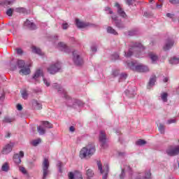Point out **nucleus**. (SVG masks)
<instances>
[{"label": "nucleus", "mask_w": 179, "mask_h": 179, "mask_svg": "<svg viewBox=\"0 0 179 179\" xmlns=\"http://www.w3.org/2000/svg\"><path fill=\"white\" fill-rule=\"evenodd\" d=\"M19 170L21 171V173H22V174H27V171L23 166H19Z\"/></svg>", "instance_id": "42"}, {"label": "nucleus", "mask_w": 179, "mask_h": 179, "mask_svg": "<svg viewBox=\"0 0 179 179\" xmlns=\"http://www.w3.org/2000/svg\"><path fill=\"white\" fill-rule=\"evenodd\" d=\"M16 51L18 55H22L23 54V50L20 48H17Z\"/></svg>", "instance_id": "45"}, {"label": "nucleus", "mask_w": 179, "mask_h": 179, "mask_svg": "<svg viewBox=\"0 0 179 179\" xmlns=\"http://www.w3.org/2000/svg\"><path fill=\"white\" fill-rule=\"evenodd\" d=\"M17 65L19 68L24 67V61L23 60H18L17 62Z\"/></svg>", "instance_id": "34"}, {"label": "nucleus", "mask_w": 179, "mask_h": 179, "mask_svg": "<svg viewBox=\"0 0 179 179\" xmlns=\"http://www.w3.org/2000/svg\"><path fill=\"white\" fill-rule=\"evenodd\" d=\"M32 51L33 52H35V54H38V55H44V53L41 52V49L38 48L36 46H32Z\"/></svg>", "instance_id": "22"}, {"label": "nucleus", "mask_w": 179, "mask_h": 179, "mask_svg": "<svg viewBox=\"0 0 179 179\" xmlns=\"http://www.w3.org/2000/svg\"><path fill=\"white\" fill-rule=\"evenodd\" d=\"M15 12H17L18 13H26L27 10L23 7H19L15 8Z\"/></svg>", "instance_id": "27"}, {"label": "nucleus", "mask_w": 179, "mask_h": 179, "mask_svg": "<svg viewBox=\"0 0 179 179\" xmlns=\"http://www.w3.org/2000/svg\"><path fill=\"white\" fill-rule=\"evenodd\" d=\"M6 15L7 16H12L13 15V8H9L6 11Z\"/></svg>", "instance_id": "43"}, {"label": "nucleus", "mask_w": 179, "mask_h": 179, "mask_svg": "<svg viewBox=\"0 0 179 179\" xmlns=\"http://www.w3.org/2000/svg\"><path fill=\"white\" fill-rule=\"evenodd\" d=\"M5 138H10V133L8 132L7 134L5 136Z\"/></svg>", "instance_id": "60"}, {"label": "nucleus", "mask_w": 179, "mask_h": 179, "mask_svg": "<svg viewBox=\"0 0 179 179\" xmlns=\"http://www.w3.org/2000/svg\"><path fill=\"white\" fill-rule=\"evenodd\" d=\"M13 160L15 164H20V163H22V159H20V156L19 155V154L14 155Z\"/></svg>", "instance_id": "21"}, {"label": "nucleus", "mask_w": 179, "mask_h": 179, "mask_svg": "<svg viewBox=\"0 0 179 179\" xmlns=\"http://www.w3.org/2000/svg\"><path fill=\"white\" fill-rule=\"evenodd\" d=\"M62 27L64 30H66V29H68L69 26L68 25V23H64V24H62Z\"/></svg>", "instance_id": "50"}, {"label": "nucleus", "mask_w": 179, "mask_h": 179, "mask_svg": "<svg viewBox=\"0 0 179 179\" xmlns=\"http://www.w3.org/2000/svg\"><path fill=\"white\" fill-rule=\"evenodd\" d=\"M119 73H120V71H118V70H115L113 72V76H118Z\"/></svg>", "instance_id": "52"}, {"label": "nucleus", "mask_w": 179, "mask_h": 179, "mask_svg": "<svg viewBox=\"0 0 179 179\" xmlns=\"http://www.w3.org/2000/svg\"><path fill=\"white\" fill-rule=\"evenodd\" d=\"M170 64L172 65H176L177 64H179V59L177 57H173L169 60Z\"/></svg>", "instance_id": "25"}, {"label": "nucleus", "mask_w": 179, "mask_h": 179, "mask_svg": "<svg viewBox=\"0 0 179 179\" xmlns=\"http://www.w3.org/2000/svg\"><path fill=\"white\" fill-rule=\"evenodd\" d=\"M176 122H177V120H176V119H171L168 120V124H176Z\"/></svg>", "instance_id": "48"}, {"label": "nucleus", "mask_w": 179, "mask_h": 179, "mask_svg": "<svg viewBox=\"0 0 179 179\" xmlns=\"http://www.w3.org/2000/svg\"><path fill=\"white\" fill-rule=\"evenodd\" d=\"M43 124L45 128H52V124H50V122L48 121H43Z\"/></svg>", "instance_id": "36"}, {"label": "nucleus", "mask_w": 179, "mask_h": 179, "mask_svg": "<svg viewBox=\"0 0 179 179\" xmlns=\"http://www.w3.org/2000/svg\"><path fill=\"white\" fill-rule=\"evenodd\" d=\"M69 176V179H83L82 177V173H77V174H73L72 172H69L68 174Z\"/></svg>", "instance_id": "13"}, {"label": "nucleus", "mask_w": 179, "mask_h": 179, "mask_svg": "<svg viewBox=\"0 0 179 179\" xmlns=\"http://www.w3.org/2000/svg\"><path fill=\"white\" fill-rule=\"evenodd\" d=\"M37 131L40 135H44V134H45V129L41 126L37 127Z\"/></svg>", "instance_id": "28"}, {"label": "nucleus", "mask_w": 179, "mask_h": 179, "mask_svg": "<svg viewBox=\"0 0 179 179\" xmlns=\"http://www.w3.org/2000/svg\"><path fill=\"white\" fill-rule=\"evenodd\" d=\"M24 23H33V22L31 20H29V19H27L25 22H24Z\"/></svg>", "instance_id": "58"}, {"label": "nucleus", "mask_w": 179, "mask_h": 179, "mask_svg": "<svg viewBox=\"0 0 179 179\" xmlns=\"http://www.w3.org/2000/svg\"><path fill=\"white\" fill-rule=\"evenodd\" d=\"M103 179H107V173L103 176Z\"/></svg>", "instance_id": "64"}, {"label": "nucleus", "mask_w": 179, "mask_h": 179, "mask_svg": "<svg viewBox=\"0 0 179 179\" xmlns=\"http://www.w3.org/2000/svg\"><path fill=\"white\" fill-rule=\"evenodd\" d=\"M169 94L167 92H164L161 94V99L164 103H167V96Z\"/></svg>", "instance_id": "26"}, {"label": "nucleus", "mask_w": 179, "mask_h": 179, "mask_svg": "<svg viewBox=\"0 0 179 179\" xmlns=\"http://www.w3.org/2000/svg\"><path fill=\"white\" fill-rule=\"evenodd\" d=\"M11 3H12V1H4V5H11Z\"/></svg>", "instance_id": "56"}, {"label": "nucleus", "mask_w": 179, "mask_h": 179, "mask_svg": "<svg viewBox=\"0 0 179 179\" xmlns=\"http://www.w3.org/2000/svg\"><path fill=\"white\" fill-rule=\"evenodd\" d=\"M155 83H156V76H152L147 85V89H152V87L155 86Z\"/></svg>", "instance_id": "14"}, {"label": "nucleus", "mask_w": 179, "mask_h": 179, "mask_svg": "<svg viewBox=\"0 0 179 179\" xmlns=\"http://www.w3.org/2000/svg\"><path fill=\"white\" fill-rule=\"evenodd\" d=\"M41 76H43V70L37 69L32 78L35 80H38V78H41Z\"/></svg>", "instance_id": "15"}, {"label": "nucleus", "mask_w": 179, "mask_h": 179, "mask_svg": "<svg viewBox=\"0 0 179 179\" xmlns=\"http://www.w3.org/2000/svg\"><path fill=\"white\" fill-rule=\"evenodd\" d=\"M92 51H93V52H96V51H97V48H96V47L92 48Z\"/></svg>", "instance_id": "61"}, {"label": "nucleus", "mask_w": 179, "mask_h": 179, "mask_svg": "<svg viewBox=\"0 0 179 179\" xmlns=\"http://www.w3.org/2000/svg\"><path fill=\"white\" fill-rule=\"evenodd\" d=\"M166 17H169V19H173V17H174V14L168 13H166Z\"/></svg>", "instance_id": "51"}, {"label": "nucleus", "mask_w": 179, "mask_h": 179, "mask_svg": "<svg viewBox=\"0 0 179 179\" xmlns=\"http://www.w3.org/2000/svg\"><path fill=\"white\" fill-rule=\"evenodd\" d=\"M127 66L132 71L136 72H149V68L143 64H136V63L131 62V63H127Z\"/></svg>", "instance_id": "3"}, {"label": "nucleus", "mask_w": 179, "mask_h": 179, "mask_svg": "<svg viewBox=\"0 0 179 179\" xmlns=\"http://www.w3.org/2000/svg\"><path fill=\"white\" fill-rule=\"evenodd\" d=\"M14 144L13 143H10V144H7L2 150L3 155H8L12 152V149H13Z\"/></svg>", "instance_id": "10"}, {"label": "nucleus", "mask_w": 179, "mask_h": 179, "mask_svg": "<svg viewBox=\"0 0 179 179\" xmlns=\"http://www.w3.org/2000/svg\"><path fill=\"white\" fill-rule=\"evenodd\" d=\"M158 129L161 134H164V125L163 124H159Z\"/></svg>", "instance_id": "38"}, {"label": "nucleus", "mask_w": 179, "mask_h": 179, "mask_svg": "<svg viewBox=\"0 0 179 179\" xmlns=\"http://www.w3.org/2000/svg\"><path fill=\"white\" fill-rule=\"evenodd\" d=\"M106 141L107 136H106V131H101L99 134V142H101L102 148H106Z\"/></svg>", "instance_id": "8"}, {"label": "nucleus", "mask_w": 179, "mask_h": 179, "mask_svg": "<svg viewBox=\"0 0 179 179\" xmlns=\"http://www.w3.org/2000/svg\"><path fill=\"white\" fill-rule=\"evenodd\" d=\"M145 50V47L142 45V43H134L129 48L128 52H125L124 55L127 58H129L134 55V52H141V51H143Z\"/></svg>", "instance_id": "2"}, {"label": "nucleus", "mask_w": 179, "mask_h": 179, "mask_svg": "<svg viewBox=\"0 0 179 179\" xmlns=\"http://www.w3.org/2000/svg\"><path fill=\"white\" fill-rule=\"evenodd\" d=\"M115 6L117 8V13L119 16H121V17H127V13H125V11H124V9H122V7H121V5L118 3H115Z\"/></svg>", "instance_id": "9"}, {"label": "nucleus", "mask_w": 179, "mask_h": 179, "mask_svg": "<svg viewBox=\"0 0 179 179\" xmlns=\"http://www.w3.org/2000/svg\"><path fill=\"white\" fill-rule=\"evenodd\" d=\"M24 27L25 29H29V30H36V29H37V27L34 23H25L24 24Z\"/></svg>", "instance_id": "18"}, {"label": "nucleus", "mask_w": 179, "mask_h": 179, "mask_svg": "<svg viewBox=\"0 0 179 179\" xmlns=\"http://www.w3.org/2000/svg\"><path fill=\"white\" fill-rule=\"evenodd\" d=\"M44 84L48 87H50V85H51V82L50 81V80L46 79V78H43V79Z\"/></svg>", "instance_id": "40"}, {"label": "nucleus", "mask_w": 179, "mask_h": 179, "mask_svg": "<svg viewBox=\"0 0 179 179\" xmlns=\"http://www.w3.org/2000/svg\"><path fill=\"white\" fill-rule=\"evenodd\" d=\"M76 26L78 27V29H87V27L90 26V24L76 23Z\"/></svg>", "instance_id": "20"}, {"label": "nucleus", "mask_w": 179, "mask_h": 179, "mask_svg": "<svg viewBox=\"0 0 179 179\" xmlns=\"http://www.w3.org/2000/svg\"><path fill=\"white\" fill-rule=\"evenodd\" d=\"M136 144L138 146H143V145H146V141L143 139H139L136 142Z\"/></svg>", "instance_id": "31"}, {"label": "nucleus", "mask_w": 179, "mask_h": 179, "mask_svg": "<svg viewBox=\"0 0 179 179\" xmlns=\"http://www.w3.org/2000/svg\"><path fill=\"white\" fill-rule=\"evenodd\" d=\"M18 155H19L20 159H21V157H24V152H23V151H20V154H18Z\"/></svg>", "instance_id": "55"}, {"label": "nucleus", "mask_w": 179, "mask_h": 179, "mask_svg": "<svg viewBox=\"0 0 179 179\" xmlns=\"http://www.w3.org/2000/svg\"><path fill=\"white\" fill-rule=\"evenodd\" d=\"M127 73H122L121 74V80H122V79H127Z\"/></svg>", "instance_id": "54"}, {"label": "nucleus", "mask_w": 179, "mask_h": 179, "mask_svg": "<svg viewBox=\"0 0 179 179\" xmlns=\"http://www.w3.org/2000/svg\"><path fill=\"white\" fill-rule=\"evenodd\" d=\"M58 48H62V50L63 51H64V52H71V48L68 46H66V45H65V43L60 42L58 43Z\"/></svg>", "instance_id": "12"}, {"label": "nucleus", "mask_w": 179, "mask_h": 179, "mask_svg": "<svg viewBox=\"0 0 179 179\" xmlns=\"http://www.w3.org/2000/svg\"><path fill=\"white\" fill-rule=\"evenodd\" d=\"M149 57L152 62H155V61H157V55L153 52L149 53Z\"/></svg>", "instance_id": "23"}, {"label": "nucleus", "mask_w": 179, "mask_h": 179, "mask_svg": "<svg viewBox=\"0 0 179 179\" xmlns=\"http://www.w3.org/2000/svg\"><path fill=\"white\" fill-rule=\"evenodd\" d=\"M30 68L25 66L22 67L20 71V73H22V75H30Z\"/></svg>", "instance_id": "19"}, {"label": "nucleus", "mask_w": 179, "mask_h": 179, "mask_svg": "<svg viewBox=\"0 0 179 179\" xmlns=\"http://www.w3.org/2000/svg\"><path fill=\"white\" fill-rule=\"evenodd\" d=\"M170 3H172L173 5H178L179 0H169Z\"/></svg>", "instance_id": "46"}, {"label": "nucleus", "mask_w": 179, "mask_h": 179, "mask_svg": "<svg viewBox=\"0 0 179 179\" xmlns=\"http://www.w3.org/2000/svg\"><path fill=\"white\" fill-rule=\"evenodd\" d=\"M39 143H41V139L40 138L31 141V145H33V146H37Z\"/></svg>", "instance_id": "33"}, {"label": "nucleus", "mask_w": 179, "mask_h": 179, "mask_svg": "<svg viewBox=\"0 0 179 179\" xmlns=\"http://www.w3.org/2000/svg\"><path fill=\"white\" fill-rule=\"evenodd\" d=\"M13 121H15L14 118H10L8 117H5L3 120V122H6V123L13 122Z\"/></svg>", "instance_id": "32"}, {"label": "nucleus", "mask_w": 179, "mask_h": 179, "mask_svg": "<svg viewBox=\"0 0 179 179\" xmlns=\"http://www.w3.org/2000/svg\"><path fill=\"white\" fill-rule=\"evenodd\" d=\"M105 11L108 15H113V13H114V11H113V9H111V8L110 7H106Z\"/></svg>", "instance_id": "35"}, {"label": "nucleus", "mask_w": 179, "mask_h": 179, "mask_svg": "<svg viewBox=\"0 0 179 179\" xmlns=\"http://www.w3.org/2000/svg\"><path fill=\"white\" fill-rule=\"evenodd\" d=\"M60 70L61 64L59 62L52 64L48 68V72H49L50 75H55V73H57V72H59Z\"/></svg>", "instance_id": "6"}, {"label": "nucleus", "mask_w": 179, "mask_h": 179, "mask_svg": "<svg viewBox=\"0 0 179 179\" xmlns=\"http://www.w3.org/2000/svg\"><path fill=\"white\" fill-rule=\"evenodd\" d=\"M124 177H125V171L124 169L122 170V173L120 175V179H124Z\"/></svg>", "instance_id": "49"}, {"label": "nucleus", "mask_w": 179, "mask_h": 179, "mask_svg": "<svg viewBox=\"0 0 179 179\" xmlns=\"http://www.w3.org/2000/svg\"><path fill=\"white\" fill-rule=\"evenodd\" d=\"M96 152V147L94 144H88L86 147L81 149L80 152V157L86 159V157H92Z\"/></svg>", "instance_id": "1"}, {"label": "nucleus", "mask_w": 179, "mask_h": 179, "mask_svg": "<svg viewBox=\"0 0 179 179\" xmlns=\"http://www.w3.org/2000/svg\"><path fill=\"white\" fill-rule=\"evenodd\" d=\"M73 52V61L76 65L80 66L83 64V59L80 58V55L78 54V51L74 50Z\"/></svg>", "instance_id": "7"}, {"label": "nucleus", "mask_w": 179, "mask_h": 179, "mask_svg": "<svg viewBox=\"0 0 179 179\" xmlns=\"http://www.w3.org/2000/svg\"><path fill=\"white\" fill-rule=\"evenodd\" d=\"M76 23H82V22H80V20L78 18H76Z\"/></svg>", "instance_id": "63"}, {"label": "nucleus", "mask_w": 179, "mask_h": 179, "mask_svg": "<svg viewBox=\"0 0 179 179\" xmlns=\"http://www.w3.org/2000/svg\"><path fill=\"white\" fill-rule=\"evenodd\" d=\"M164 83L169 82V78H164Z\"/></svg>", "instance_id": "62"}, {"label": "nucleus", "mask_w": 179, "mask_h": 179, "mask_svg": "<svg viewBox=\"0 0 179 179\" xmlns=\"http://www.w3.org/2000/svg\"><path fill=\"white\" fill-rule=\"evenodd\" d=\"M150 177H152V173H150V171H148L145 173V178L149 179V178H150Z\"/></svg>", "instance_id": "47"}, {"label": "nucleus", "mask_w": 179, "mask_h": 179, "mask_svg": "<svg viewBox=\"0 0 179 179\" xmlns=\"http://www.w3.org/2000/svg\"><path fill=\"white\" fill-rule=\"evenodd\" d=\"M32 105H33V107H34L35 110H41L43 108V105L38 103L37 100L34 99L32 101Z\"/></svg>", "instance_id": "16"}, {"label": "nucleus", "mask_w": 179, "mask_h": 179, "mask_svg": "<svg viewBox=\"0 0 179 179\" xmlns=\"http://www.w3.org/2000/svg\"><path fill=\"white\" fill-rule=\"evenodd\" d=\"M1 170L2 171H6V172L9 171V164L8 163H5L4 164H3L1 167Z\"/></svg>", "instance_id": "30"}, {"label": "nucleus", "mask_w": 179, "mask_h": 179, "mask_svg": "<svg viewBox=\"0 0 179 179\" xmlns=\"http://www.w3.org/2000/svg\"><path fill=\"white\" fill-rule=\"evenodd\" d=\"M97 166L100 173L103 174V165H101V162L97 161Z\"/></svg>", "instance_id": "37"}, {"label": "nucleus", "mask_w": 179, "mask_h": 179, "mask_svg": "<svg viewBox=\"0 0 179 179\" xmlns=\"http://www.w3.org/2000/svg\"><path fill=\"white\" fill-rule=\"evenodd\" d=\"M110 15H112L110 16V17H111V19H112V20H113V22H117V21L118 20V16H117V14H115V13H113V14H110Z\"/></svg>", "instance_id": "39"}, {"label": "nucleus", "mask_w": 179, "mask_h": 179, "mask_svg": "<svg viewBox=\"0 0 179 179\" xmlns=\"http://www.w3.org/2000/svg\"><path fill=\"white\" fill-rule=\"evenodd\" d=\"M107 32L110 33V34H114L115 36H117L118 33L116 32L115 29H113L111 27H108L107 28Z\"/></svg>", "instance_id": "24"}, {"label": "nucleus", "mask_w": 179, "mask_h": 179, "mask_svg": "<svg viewBox=\"0 0 179 179\" xmlns=\"http://www.w3.org/2000/svg\"><path fill=\"white\" fill-rule=\"evenodd\" d=\"M17 109L18 110V111H22V110H23V106H22L21 104H17Z\"/></svg>", "instance_id": "53"}, {"label": "nucleus", "mask_w": 179, "mask_h": 179, "mask_svg": "<svg viewBox=\"0 0 179 179\" xmlns=\"http://www.w3.org/2000/svg\"><path fill=\"white\" fill-rule=\"evenodd\" d=\"M50 161L48 159L44 158L42 163V173H43V179H46L48 174H50Z\"/></svg>", "instance_id": "4"}, {"label": "nucleus", "mask_w": 179, "mask_h": 179, "mask_svg": "<svg viewBox=\"0 0 179 179\" xmlns=\"http://www.w3.org/2000/svg\"><path fill=\"white\" fill-rule=\"evenodd\" d=\"M22 97L24 100H27V97L29 96V94H27V91L26 90H24L21 92Z\"/></svg>", "instance_id": "29"}, {"label": "nucleus", "mask_w": 179, "mask_h": 179, "mask_svg": "<svg viewBox=\"0 0 179 179\" xmlns=\"http://www.w3.org/2000/svg\"><path fill=\"white\" fill-rule=\"evenodd\" d=\"M169 156H177L179 155V145H171L166 150Z\"/></svg>", "instance_id": "5"}, {"label": "nucleus", "mask_w": 179, "mask_h": 179, "mask_svg": "<svg viewBox=\"0 0 179 179\" xmlns=\"http://www.w3.org/2000/svg\"><path fill=\"white\" fill-rule=\"evenodd\" d=\"M54 89H57L58 90V93H61V89H62L58 84L55 83L53 85Z\"/></svg>", "instance_id": "41"}, {"label": "nucleus", "mask_w": 179, "mask_h": 179, "mask_svg": "<svg viewBox=\"0 0 179 179\" xmlns=\"http://www.w3.org/2000/svg\"><path fill=\"white\" fill-rule=\"evenodd\" d=\"M134 2H135V0H126V3L128 5V6H131V5H134Z\"/></svg>", "instance_id": "44"}, {"label": "nucleus", "mask_w": 179, "mask_h": 179, "mask_svg": "<svg viewBox=\"0 0 179 179\" xmlns=\"http://www.w3.org/2000/svg\"><path fill=\"white\" fill-rule=\"evenodd\" d=\"M162 6H163L162 4H158V3H157V8L158 9H160V8H162Z\"/></svg>", "instance_id": "59"}, {"label": "nucleus", "mask_w": 179, "mask_h": 179, "mask_svg": "<svg viewBox=\"0 0 179 179\" xmlns=\"http://www.w3.org/2000/svg\"><path fill=\"white\" fill-rule=\"evenodd\" d=\"M173 45H174V41L171 39H167L165 45L163 47L164 51H169Z\"/></svg>", "instance_id": "11"}, {"label": "nucleus", "mask_w": 179, "mask_h": 179, "mask_svg": "<svg viewBox=\"0 0 179 179\" xmlns=\"http://www.w3.org/2000/svg\"><path fill=\"white\" fill-rule=\"evenodd\" d=\"M86 176L87 177V179H92L94 177V172L92 169L86 168Z\"/></svg>", "instance_id": "17"}, {"label": "nucleus", "mask_w": 179, "mask_h": 179, "mask_svg": "<svg viewBox=\"0 0 179 179\" xmlns=\"http://www.w3.org/2000/svg\"><path fill=\"white\" fill-rule=\"evenodd\" d=\"M69 130L71 132H74L75 131V127L73 126H71L69 128Z\"/></svg>", "instance_id": "57"}]
</instances>
